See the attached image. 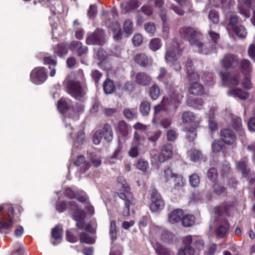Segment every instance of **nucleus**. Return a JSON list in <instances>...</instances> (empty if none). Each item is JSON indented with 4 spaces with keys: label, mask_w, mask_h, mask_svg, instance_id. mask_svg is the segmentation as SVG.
I'll return each mask as SVG.
<instances>
[{
    "label": "nucleus",
    "mask_w": 255,
    "mask_h": 255,
    "mask_svg": "<svg viewBox=\"0 0 255 255\" xmlns=\"http://www.w3.org/2000/svg\"><path fill=\"white\" fill-rule=\"evenodd\" d=\"M103 89L106 94H112L115 90L113 81L109 79H107L103 84Z\"/></svg>",
    "instance_id": "nucleus-23"
},
{
    "label": "nucleus",
    "mask_w": 255,
    "mask_h": 255,
    "mask_svg": "<svg viewBox=\"0 0 255 255\" xmlns=\"http://www.w3.org/2000/svg\"><path fill=\"white\" fill-rule=\"evenodd\" d=\"M117 226L115 221H112L110 224L109 234L111 240L113 242L117 239Z\"/></svg>",
    "instance_id": "nucleus-33"
},
{
    "label": "nucleus",
    "mask_w": 255,
    "mask_h": 255,
    "mask_svg": "<svg viewBox=\"0 0 255 255\" xmlns=\"http://www.w3.org/2000/svg\"><path fill=\"white\" fill-rule=\"evenodd\" d=\"M214 193L218 195L221 196L225 194L226 188L219 184H215L213 186Z\"/></svg>",
    "instance_id": "nucleus-39"
},
{
    "label": "nucleus",
    "mask_w": 255,
    "mask_h": 255,
    "mask_svg": "<svg viewBox=\"0 0 255 255\" xmlns=\"http://www.w3.org/2000/svg\"><path fill=\"white\" fill-rule=\"evenodd\" d=\"M229 229V224L227 220H224L221 224L218 226L216 230V236L219 238H224L228 234Z\"/></svg>",
    "instance_id": "nucleus-14"
},
{
    "label": "nucleus",
    "mask_w": 255,
    "mask_h": 255,
    "mask_svg": "<svg viewBox=\"0 0 255 255\" xmlns=\"http://www.w3.org/2000/svg\"><path fill=\"white\" fill-rule=\"evenodd\" d=\"M114 33L113 38L115 40L118 41L122 38L123 32L118 24H116L113 28Z\"/></svg>",
    "instance_id": "nucleus-31"
},
{
    "label": "nucleus",
    "mask_w": 255,
    "mask_h": 255,
    "mask_svg": "<svg viewBox=\"0 0 255 255\" xmlns=\"http://www.w3.org/2000/svg\"><path fill=\"white\" fill-rule=\"evenodd\" d=\"M208 18L214 24H218L219 21V15L218 12L214 10H212L210 11L208 14Z\"/></svg>",
    "instance_id": "nucleus-44"
},
{
    "label": "nucleus",
    "mask_w": 255,
    "mask_h": 255,
    "mask_svg": "<svg viewBox=\"0 0 255 255\" xmlns=\"http://www.w3.org/2000/svg\"><path fill=\"white\" fill-rule=\"evenodd\" d=\"M120 192L119 197L124 201L126 210L123 211V215L127 216L129 214V206L134 205L135 203V199L133 197L130 192V188L126 182L123 180L120 184Z\"/></svg>",
    "instance_id": "nucleus-4"
},
{
    "label": "nucleus",
    "mask_w": 255,
    "mask_h": 255,
    "mask_svg": "<svg viewBox=\"0 0 255 255\" xmlns=\"http://www.w3.org/2000/svg\"><path fill=\"white\" fill-rule=\"evenodd\" d=\"M164 176L166 179H169L170 177H174V182H177V184L179 186H181L183 184L182 177L179 175L173 174L170 169H167L164 171Z\"/></svg>",
    "instance_id": "nucleus-20"
},
{
    "label": "nucleus",
    "mask_w": 255,
    "mask_h": 255,
    "mask_svg": "<svg viewBox=\"0 0 255 255\" xmlns=\"http://www.w3.org/2000/svg\"><path fill=\"white\" fill-rule=\"evenodd\" d=\"M189 181L191 185L195 187L198 186L200 180L199 176L196 174H193L189 177Z\"/></svg>",
    "instance_id": "nucleus-51"
},
{
    "label": "nucleus",
    "mask_w": 255,
    "mask_h": 255,
    "mask_svg": "<svg viewBox=\"0 0 255 255\" xmlns=\"http://www.w3.org/2000/svg\"><path fill=\"white\" fill-rule=\"evenodd\" d=\"M236 34L240 38H245L247 35L246 29L242 25H237L234 30Z\"/></svg>",
    "instance_id": "nucleus-32"
},
{
    "label": "nucleus",
    "mask_w": 255,
    "mask_h": 255,
    "mask_svg": "<svg viewBox=\"0 0 255 255\" xmlns=\"http://www.w3.org/2000/svg\"><path fill=\"white\" fill-rule=\"evenodd\" d=\"M190 93L194 95H200L203 93L202 86L197 82H192L189 90Z\"/></svg>",
    "instance_id": "nucleus-21"
},
{
    "label": "nucleus",
    "mask_w": 255,
    "mask_h": 255,
    "mask_svg": "<svg viewBox=\"0 0 255 255\" xmlns=\"http://www.w3.org/2000/svg\"><path fill=\"white\" fill-rule=\"evenodd\" d=\"M241 69L247 73H250L252 71V66L249 60L244 59L241 62Z\"/></svg>",
    "instance_id": "nucleus-45"
},
{
    "label": "nucleus",
    "mask_w": 255,
    "mask_h": 255,
    "mask_svg": "<svg viewBox=\"0 0 255 255\" xmlns=\"http://www.w3.org/2000/svg\"><path fill=\"white\" fill-rule=\"evenodd\" d=\"M124 30L126 36H129L133 31V23L130 20H126L124 25Z\"/></svg>",
    "instance_id": "nucleus-34"
},
{
    "label": "nucleus",
    "mask_w": 255,
    "mask_h": 255,
    "mask_svg": "<svg viewBox=\"0 0 255 255\" xmlns=\"http://www.w3.org/2000/svg\"><path fill=\"white\" fill-rule=\"evenodd\" d=\"M145 142V138L140 135L136 131L134 133L133 143L138 146L142 145Z\"/></svg>",
    "instance_id": "nucleus-36"
},
{
    "label": "nucleus",
    "mask_w": 255,
    "mask_h": 255,
    "mask_svg": "<svg viewBox=\"0 0 255 255\" xmlns=\"http://www.w3.org/2000/svg\"><path fill=\"white\" fill-rule=\"evenodd\" d=\"M144 28L146 31L149 33H153L156 30L155 24L151 22L145 23Z\"/></svg>",
    "instance_id": "nucleus-55"
},
{
    "label": "nucleus",
    "mask_w": 255,
    "mask_h": 255,
    "mask_svg": "<svg viewBox=\"0 0 255 255\" xmlns=\"http://www.w3.org/2000/svg\"><path fill=\"white\" fill-rule=\"evenodd\" d=\"M0 233H3L15 223L14 210L10 204L0 205Z\"/></svg>",
    "instance_id": "nucleus-1"
},
{
    "label": "nucleus",
    "mask_w": 255,
    "mask_h": 255,
    "mask_svg": "<svg viewBox=\"0 0 255 255\" xmlns=\"http://www.w3.org/2000/svg\"><path fill=\"white\" fill-rule=\"evenodd\" d=\"M184 213L182 210L177 209L171 212L168 215V221L171 224H174L182 221Z\"/></svg>",
    "instance_id": "nucleus-13"
},
{
    "label": "nucleus",
    "mask_w": 255,
    "mask_h": 255,
    "mask_svg": "<svg viewBox=\"0 0 255 255\" xmlns=\"http://www.w3.org/2000/svg\"><path fill=\"white\" fill-rule=\"evenodd\" d=\"M151 203L157 202V201L163 200L159 193L155 189H153L151 193Z\"/></svg>",
    "instance_id": "nucleus-54"
},
{
    "label": "nucleus",
    "mask_w": 255,
    "mask_h": 255,
    "mask_svg": "<svg viewBox=\"0 0 255 255\" xmlns=\"http://www.w3.org/2000/svg\"><path fill=\"white\" fill-rule=\"evenodd\" d=\"M63 85L67 92L77 100H80L84 97L86 91L80 82L73 79L72 75H68L63 81Z\"/></svg>",
    "instance_id": "nucleus-2"
},
{
    "label": "nucleus",
    "mask_w": 255,
    "mask_h": 255,
    "mask_svg": "<svg viewBox=\"0 0 255 255\" xmlns=\"http://www.w3.org/2000/svg\"><path fill=\"white\" fill-rule=\"evenodd\" d=\"M180 48L176 41H173L167 48L165 59L167 62L174 63L180 57Z\"/></svg>",
    "instance_id": "nucleus-5"
},
{
    "label": "nucleus",
    "mask_w": 255,
    "mask_h": 255,
    "mask_svg": "<svg viewBox=\"0 0 255 255\" xmlns=\"http://www.w3.org/2000/svg\"><path fill=\"white\" fill-rule=\"evenodd\" d=\"M160 93L159 88L156 85H153L149 89V96L153 100H156L158 98Z\"/></svg>",
    "instance_id": "nucleus-29"
},
{
    "label": "nucleus",
    "mask_w": 255,
    "mask_h": 255,
    "mask_svg": "<svg viewBox=\"0 0 255 255\" xmlns=\"http://www.w3.org/2000/svg\"><path fill=\"white\" fill-rule=\"evenodd\" d=\"M155 251L158 255H171L170 251L162 246H157L155 248Z\"/></svg>",
    "instance_id": "nucleus-47"
},
{
    "label": "nucleus",
    "mask_w": 255,
    "mask_h": 255,
    "mask_svg": "<svg viewBox=\"0 0 255 255\" xmlns=\"http://www.w3.org/2000/svg\"><path fill=\"white\" fill-rule=\"evenodd\" d=\"M91 160L95 167H98L101 164V157L99 155H94L91 156Z\"/></svg>",
    "instance_id": "nucleus-57"
},
{
    "label": "nucleus",
    "mask_w": 255,
    "mask_h": 255,
    "mask_svg": "<svg viewBox=\"0 0 255 255\" xmlns=\"http://www.w3.org/2000/svg\"><path fill=\"white\" fill-rule=\"evenodd\" d=\"M135 62L139 65L144 66L148 62V59L146 56L143 53H139L135 56Z\"/></svg>",
    "instance_id": "nucleus-28"
},
{
    "label": "nucleus",
    "mask_w": 255,
    "mask_h": 255,
    "mask_svg": "<svg viewBox=\"0 0 255 255\" xmlns=\"http://www.w3.org/2000/svg\"><path fill=\"white\" fill-rule=\"evenodd\" d=\"M106 38L104 31L98 29L89 34L86 39L87 44H102Z\"/></svg>",
    "instance_id": "nucleus-8"
},
{
    "label": "nucleus",
    "mask_w": 255,
    "mask_h": 255,
    "mask_svg": "<svg viewBox=\"0 0 255 255\" xmlns=\"http://www.w3.org/2000/svg\"><path fill=\"white\" fill-rule=\"evenodd\" d=\"M118 128L119 131L123 134L127 133V127L126 123L124 121H121L118 123Z\"/></svg>",
    "instance_id": "nucleus-58"
},
{
    "label": "nucleus",
    "mask_w": 255,
    "mask_h": 255,
    "mask_svg": "<svg viewBox=\"0 0 255 255\" xmlns=\"http://www.w3.org/2000/svg\"><path fill=\"white\" fill-rule=\"evenodd\" d=\"M151 81V77L145 73H138L135 75V82L139 85L147 86L150 83Z\"/></svg>",
    "instance_id": "nucleus-15"
},
{
    "label": "nucleus",
    "mask_w": 255,
    "mask_h": 255,
    "mask_svg": "<svg viewBox=\"0 0 255 255\" xmlns=\"http://www.w3.org/2000/svg\"><path fill=\"white\" fill-rule=\"evenodd\" d=\"M164 206V202L163 200L157 201V202L151 203L150 208L153 212H156L161 210Z\"/></svg>",
    "instance_id": "nucleus-37"
},
{
    "label": "nucleus",
    "mask_w": 255,
    "mask_h": 255,
    "mask_svg": "<svg viewBox=\"0 0 255 255\" xmlns=\"http://www.w3.org/2000/svg\"><path fill=\"white\" fill-rule=\"evenodd\" d=\"M163 0H155V4L156 7L158 8L159 12L162 20L164 22L165 21L166 18V13L163 7Z\"/></svg>",
    "instance_id": "nucleus-25"
},
{
    "label": "nucleus",
    "mask_w": 255,
    "mask_h": 255,
    "mask_svg": "<svg viewBox=\"0 0 255 255\" xmlns=\"http://www.w3.org/2000/svg\"><path fill=\"white\" fill-rule=\"evenodd\" d=\"M222 79L224 84L230 87L238 85L239 83V75L226 72L222 74Z\"/></svg>",
    "instance_id": "nucleus-9"
},
{
    "label": "nucleus",
    "mask_w": 255,
    "mask_h": 255,
    "mask_svg": "<svg viewBox=\"0 0 255 255\" xmlns=\"http://www.w3.org/2000/svg\"><path fill=\"white\" fill-rule=\"evenodd\" d=\"M142 36L140 34H135L132 38V42L135 46H139L142 43Z\"/></svg>",
    "instance_id": "nucleus-56"
},
{
    "label": "nucleus",
    "mask_w": 255,
    "mask_h": 255,
    "mask_svg": "<svg viewBox=\"0 0 255 255\" xmlns=\"http://www.w3.org/2000/svg\"><path fill=\"white\" fill-rule=\"evenodd\" d=\"M180 35L187 38L191 46L198 48L200 52H202L204 43L201 41V34L195 29L190 27H183L179 30Z\"/></svg>",
    "instance_id": "nucleus-3"
},
{
    "label": "nucleus",
    "mask_w": 255,
    "mask_h": 255,
    "mask_svg": "<svg viewBox=\"0 0 255 255\" xmlns=\"http://www.w3.org/2000/svg\"><path fill=\"white\" fill-rule=\"evenodd\" d=\"M208 178L213 181H215L218 177V173L216 168L212 167L210 168L207 171Z\"/></svg>",
    "instance_id": "nucleus-46"
},
{
    "label": "nucleus",
    "mask_w": 255,
    "mask_h": 255,
    "mask_svg": "<svg viewBox=\"0 0 255 255\" xmlns=\"http://www.w3.org/2000/svg\"><path fill=\"white\" fill-rule=\"evenodd\" d=\"M233 126L235 129L242 134V120L239 117H235L232 120Z\"/></svg>",
    "instance_id": "nucleus-42"
},
{
    "label": "nucleus",
    "mask_w": 255,
    "mask_h": 255,
    "mask_svg": "<svg viewBox=\"0 0 255 255\" xmlns=\"http://www.w3.org/2000/svg\"><path fill=\"white\" fill-rule=\"evenodd\" d=\"M148 167V163L146 161L143 159H140L138 160L137 163V168L143 171H145L147 170Z\"/></svg>",
    "instance_id": "nucleus-52"
},
{
    "label": "nucleus",
    "mask_w": 255,
    "mask_h": 255,
    "mask_svg": "<svg viewBox=\"0 0 255 255\" xmlns=\"http://www.w3.org/2000/svg\"><path fill=\"white\" fill-rule=\"evenodd\" d=\"M124 115L128 119H132L136 116L135 110L126 109L124 111Z\"/></svg>",
    "instance_id": "nucleus-60"
},
{
    "label": "nucleus",
    "mask_w": 255,
    "mask_h": 255,
    "mask_svg": "<svg viewBox=\"0 0 255 255\" xmlns=\"http://www.w3.org/2000/svg\"><path fill=\"white\" fill-rule=\"evenodd\" d=\"M62 228L60 226H57L52 229L51 234L55 240H59L62 238Z\"/></svg>",
    "instance_id": "nucleus-40"
},
{
    "label": "nucleus",
    "mask_w": 255,
    "mask_h": 255,
    "mask_svg": "<svg viewBox=\"0 0 255 255\" xmlns=\"http://www.w3.org/2000/svg\"><path fill=\"white\" fill-rule=\"evenodd\" d=\"M252 1L250 0H246L244 3H239L238 6L239 12L244 15L245 18H248L250 16V7Z\"/></svg>",
    "instance_id": "nucleus-17"
},
{
    "label": "nucleus",
    "mask_w": 255,
    "mask_h": 255,
    "mask_svg": "<svg viewBox=\"0 0 255 255\" xmlns=\"http://www.w3.org/2000/svg\"><path fill=\"white\" fill-rule=\"evenodd\" d=\"M138 7L139 5L137 0H130L127 4L126 11H128L129 10L134 9Z\"/></svg>",
    "instance_id": "nucleus-50"
},
{
    "label": "nucleus",
    "mask_w": 255,
    "mask_h": 255,
    "mask_svg": "<svg viewBox=\"0 0 255 255\" xmlns=\"http://www.w3.org/2000/svg\"><path fill=\"white\" fill-rule=\"evenodd\" d=\"M236 166L238 170L242 172L243 176L247 178L250 183L255 182V176L248 168L246 159L237 161Z\"/></svg>",
    "instance_id": "nucleus-6"
},
{
    "label": "nucleus",
    "mask_w": 255,
    "mask_h": 255,
    "mask_svg": "<svg viewBox=\"0 0 255 255\" xmlns=\"http://www.w3.org/2000/svg\"><path fill=\"white\" fill-rule=\"evenodd\" d=\"M196 118L195 115L192 112L186 111L183 113L182 120L183 123H190L193 122Z\"/></svg>",
    "instance_id": "nucleus-27"
},
{
    "label": "nucleus",
    "mask_w": 255,
    "mask_h": 255,
    "mask_svg": "<svg viewBox=\"0 0 255 255\" xmlns=\"http://www.w3.org/2000/svg\"><path fill=\"white\" fill-rule=\"evenodd\" d=\"M73 218L75 221L84 219L86 214L84 211L78 209L73 214Z\"/></svg>",
    "instance_id": "nucleus-48"
},
{
    "label": "nucleus",
    "mask_w": 255,
    "mask_h": 255,
    "mask_svg": "<svg viewBox=\"0 0 255 255\" xmlns=\"http://www.w3.org/2000/svg\"><path fill=\"white\" fill-rule=\"evenodd\" d=\"M47 79V74L42 67L34 69L30 74V79L35 84H38L44 82Z\"/></svg>",
    "instance_id": "nucleus-7"
},
{
    "label": "nucleus",
    "mask_w": 255,
    "mask_h": 255,
    "mask_svg": "<svg viewBox=\"0 0 255 255\" xmlns=\"http://www.w3.org/2000/svg\"><path fill=\"white\" fill-rule=\"evenodd\" d=\"M150 104L147 101H143L141 102L140 105V111L143 116H146L150 111Z\"/></svg>",
    "instance_id": "nucleus-35"
},
{
    "label": "nucleus",
    "mask_w": 255,
    "mask_h": 255,
    "mask_svg": "<svg viewBox=\"0 0 255 255\" xmlns=\"http://www.w3.org/2000/svg\"><path fill=\"white\" fill-rule=\"evenodd\" d=\"M223 140L227 144H232L235 140V136L233 131L230 129H224L221 131Z\"/></svg>",
    "instance_id": "nucleus-16"
},
{
    "label": "nucleus",
    "mask_w": 255,
    "mask_h": 255,
    "mask_svg": "<svg viewBox=\"0 0 255 255\" xmlns=\"http://www.w3.org/2000/svg\"><path fill=\"white\" fill-rule=\"evenodd\" d=\"M139 153V147L137 145H133L131 147L128 151V154L130 157H136Z\"/></svg>",
    "instance_id": "nucleus-53"
},
{
    "label": "nucleus",
    "mask_w": 255,
    "mask_h": 255,
    "mask_svg": "<svg viewBox=\"0 0 255 255\" xmlns=\"http://www.w3.org/2000/svg\"><path fill=\"white\" fill-rule=\"evenodd\" d=\"M230 95H234L238 97L241 99L245 100L246 99L248 96V93L243 91L241 89H236L231 90L228 92Z\"/></svg>",
    "instance_id": "nucleus-24"
},
{
    "label": "nucleus",
    "mask_w": 255,
    "mask_h": 255,
    "mask_svg": "<svg viewBox=\"0 0 255 255\" xmlns=\"http://www.w3.org/2000/svg\"><path fill=\"white\" fill-rule=\"evenodd\" d=\"M222 149V145L218 141L215 140L212 144V149L214 152H218Z\"/></svg>",
    "instance_id": "nucleus-61"
},
{
    "label": "nucleus",
    "mask_w": 255,
    "mask_h": 255,
    "mask_svg": "<svg viewBox=\"0 0 255 255\" xmlns=\"http://www.w3.org/2000/svg\"><path fill=\"white\" fill-rule=\"evenodd\" d=\"M71 50H77L79 56H81L87 52L88 48L82 45V43L78 41H73L70 45Z\"/></svg>",
    "instance_id": "nucleus-18"
},
{
    "label": "nucleus",
    "mask_w": 255,
    "mask_h": 255,
    "mask_svg": "<svg viewBox=\"0 0 255 255\" xmlns=\"http://www.w3.org/2000/svg\"><path fill=\"white\" fill-rule=\"evenodd\" d=\"M80 240L81 243L91 244L95 243L94 238L90 237L86 233H83L80 236Z\"/></svg>",
    "instance_id": "nucleus-43"
},
{
    "label": "nucleus",
    "mask_w": 255,
    "mask_h": 255,
    "mask_svg": "<svg viewBox=\"0 0 255 255\" xmlns=\"http://www.w3.org/2000/svg\"><path fill=\"white\" fill-rule=\"evenodd\" d=\"M77 166H80L82 164L85 165V169H88L90 167V164L86 162V159L83 155H80L77 157L74 162Z\"/></svg>",
    "instance_id": "nucleus-38"
},
{
    "label": "nucleus",
    "mask_w": 255,
    "mask_h": 255,
    "mask_svg": "<svg viewBox=\"0 0 255 255\" xmlns=\"http://www.w3.org/2000/svg\"><path fill=\"white\" fill-rule=\"evenodd\" d=\"M102 133L105 139L110 142L113 138V131L112 127L108 124H105L103 128Z\"/></svg>",
    "instance_id": "nucleus-19"
},
{
    "label": "nucleus",
    "mask_w": 255,
    "mask_h": 255,
    "mask_svg": "<svg viewBox=\"0 0 255 255\" xmlns=\"http://www.w3.org/2000/svg\"><path fill=\"white\" fill-rule=\"evenodd\" d=\"M172 145L170 143H166L162 146L161 151L158 156V160L163 162L172 156Z\"/></svg>",
    "instance_id": "nucleus-10"
},
{
    "label": "nucleus",
    "mask_w": 255,
    "mask_h": 255,
    "mask_svg": "<svg viewBox=\"0 0 255 255\" xmlns=\"http://www.w3.org/2000/svg\"><path fill=\"white\" fill-rule=\"evenodd\" d=\"M248 53L251 58L255 59V43H253L250 45Z\"/></svg>",
    "instance_id": "nucleus-64"
},
{
    "label": "nucleus",
    "mask_w": 255,
    "mask_h": 255,
    "mask_svg": "<svg viewBox=\"0 0 255 255\" xmlns=\"http://www.w3.org/2000/svg\"><path fill=\"white\" fill-rule=\"evenodd\" d=\"M193 239L191 236H187L184 239V247L180 249L178 251V255H193L194 250L190 245L192 242Z\"/></svg>",
    "instance_id": "nucleus-11"
},
{
    "label": "nucleus",
    "mask_w": 255,
    "mask_h": 255,
    "mask_svg": "<svg viewBox=\"0 0 255 255\" xmlns=\"http://www.w3.org/2000/svg\"><path fill=\"white\" fill-rule=\"evenodd\" d=\"M222 65L226 68H234L238 64V57L234 55L227 54L222 62Z\"/></svg>",
    "instance_id": "nucleus-12"
},
{
    "label": "nucleus",
    "mask_w": 255,
    "mask_h": 255,
    "mask_svg": "<svg viewBox=\"0 0 255 255\" xmlns=\"http://www.w3.org/2000/svg\"><path fill=\"white\" fill-rule=\"evenodd\" d=\"M186 67L187 69V74H191L194 71V66L193 64L192 61L190 59H187L186 63Z\"/></svg>",
    "instance_id": "nucleus-63"
},
{
    "label": "nucleus",
    "mask_w": 255,
    "mask_h": 255,
    "mask_svg": "<svg viewBox=\"0 0 255 255\" xmlns=\"http://www.w3.org/2000/svg\"><path fill=\"white\" fill-rule=\"evenodd\" d=\"M57 108L61 113H65L69 109V107L65 99L61 98L59 100Z\"/></svg>",
    "instance_id": "nucleus-41"
},
{
    "label": "nucleus",
    "mask_w": 255,
    "mask_h": 255,
    "mask_svg": "<svg viewBox=\"0 0 255 255\" xmlns=\"http://www.w3.org/2000/svg\"><path fill=\"white\" fill-rule=\"evenodd\" d=\"M238 23V17L237 16L233 15L229 19V25L230 26L233 30L234 28L236 27L237 25H240Z\"/></svg>",
    "instance_id": "nucleus-59"
},
{
    "label": "nucleus",
    "mask_w": 255,
    "mask_h": 255,
    "mask_svg": "<svg viewBox=\"0 0 255 255\" xmlns=\"http://www.w3.org/2000/svg\"><path fill=\"white\" fill-rule=\"evenodd\" d=\"M55 53L59 56L62 57L68 53V46L65 44H58L54 50Z\"/></svg>",
    "instance_id": "nucleus-26"
},
{
    "label": "nucleus",
    "mask_w": 255,
    "mask_h": 255,
    "mask_svg": "<svg viewBox=\"0 0 255 255\" xmlns=\"http://www.w3.org/2000/svg\"><path fill=\"white\" fill-rule=\"evenodd\" d=\"M149 46L150 49L153 51L158 50L161 46L160 39L159 38L152 39L149 43Z\"/></svg>",
    "instance_id": "nucleus-30"
},
{
    "label": "nucleus",
    "mask_w": 255,
    "mask_h": 255,
    "mask_svg": "<svg viewBox=\"0 0 255 255\" xmlns=\"http://www.w3.org/2000/svg\"><path fill=\"white\" fill-rule=\"evenodd\" d=\"M167 139L169 141H173L177 137V133L173 129L168 130L167 131Z\"/></svg>",
    "instance_id": "nucleus-62"
},
{
    "label": "nucleus",
    "mask_w": 255,
    "mask_h": 255,
    "mask_svg": "<svg viewBox=\"0 0 255 255\" xmlns=\"http://www.w3.org/2000/svg\"><path fill=\"white\" fill-rule=\"evenodd\" d=\"M195 222L194 216L191 214L183 215L182 220V225L185 227H190L193 226Z\"/></svg>",
    "instance_id": "nucleus-22"
},
{
    "label": "nucleus",
    "mask_w": 255,
    "mask_h": 255,
    "mask_svg": "<svg viewBox=\"0 0 255 255\" xmlns=\"http://www.w3.org/2000/svg\"><path fill=\"white\" fill-rule=\"evenodd\" d=\"M188 154L191 160L196 161L200 158L201 154L199 151L193 149L189 151Z\"/></svg>",
    "instance_id": "nucleus-49"
}]
</instances>
